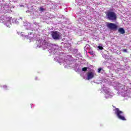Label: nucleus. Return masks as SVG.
<instances>
[{
    "instance_id": "5",
    "label": "nucleus",
    "mask_w": 131,
    "mask_h": 131,
    "mask_svg": "<svg viewBox=\"0 0 131 131\" xmlns=\"http://www.w3.org/2000/svg\"><path fill=\"white\" fill-rule=\"evenodd\" d=\"M95 74H96V73L94 72H88L87 74V77L88 80H90V79H92V78H94Z\"/></svg>"
},
{
    "instance_id": "4",
    "label": "nucleus",
    "mask_w": 131,
    "mask_h": 131,
    "mask_svg": "<svg viewBox=\"0 0 131 131\" xmlns=\"http://www.w3.org/2000/svg\"><path fill=\"white\" fill-rule=\"evenodd\" d=\"M107 27L111 30H113L114 31L117 30V28H118L117 25L112 23H108L107 24Z\"/></svg>"
},
{
    "instance_id": "1",
    "label": "nucleus",
    "mask_w": 131,
    "mask_h": 131,
    "mask_svg": "<svg viewBox=\"0 0 131 131\" xmlns=\"http://www.w3.org/2000/svg\"><path fill=\"white\" fill-rule=\"evenodd\" d=\"M105 14L107 19L111 21H116L117 19V16L114 12L107 11Z\"/></svg>"
},
{
    "instance_id": "11",
    "label": "nucleus",
    "mask_w": 131,
    "mask_h": 131,
    "mask_svg": "<svg viewBox=\"0 0 131 131\" xmlns=\"http://www.w3.org/2000/svg\"><path fill=\"white\" fill-rule=\"evenodd\" d=\"M101 70H102V68H99L98 69V73H100V72H101Z\"/></svg>"
},
{
    "instance_id": "13",
    "label": "nucleus",
    "mask_w": 131,
    "mask_h": 131,
    "mask_svg": "<svg viewBox=\"0 0 131 131\" xmlns=\"http://www.w3.org/2000/svg\"><path fill=\"white\" fill-rule=\"evenodd\" d=\"M4 88H7V85H4Z\"/></svg>"
},
{
    "instance_id": "3",
    "label": "nucleus",
    "mask_w": 131,
    "mask_h": 131,
    "mask_svg": "<svg viewBox=\"0 0 131 131\" xmlns=\"http://www.w3.org/2000/svg\"><path fill=\"white\" fill-rule=\"evenodd\" d=\"M52 37L53 39L58 40L60 39V37L61 36V33L58 31H52L51 32Z\"/></svg>"
},
{
    "instance_id": "7",
    "label": "nucleus",
    "mask_w": 131,
    "mask_h": 131,
    "mask_svg": "<svg viewBox=\"0 0 131 131\" xmlns=\"http://www.w3.org/2000/svg\"><path fill=\"white\" fill-rule=\"evenodd\" d=\"M82 71H84V72H85V71H88V68L87 67L83 68L82 69Z\"/></svg>"
},
{
    "instance_id": "2",
    "label": "nucleus",
    "mask_w": 131,
    "mask_h": 131,
    "mask_svg": "<svg viewBox=\"0 0 131 131\" xmlns=\"http://www.w3.org/2000/svg\"><path fill=\"white\" fill-rule=\"evenodd\" d=\"M114 111L115 112V114L117 115L118 118L120 119V120L125 121L126 119L123 116V112L119 110V108H116L115 110H114Z\"/></svg>"
},
{
    "instance_id": "12",
    "label": "nucleus",
    "mask_w": 131,
    "mask_h": 131,
    "mask_svg": "<svg viewBox=\"0 0 131 131\" xmlns=\"http://www.w3.org/2000/svg\"><path fill=\"white\" fill-rule=\"evenodd\" d=\"M91 55H94V52L91 51L89 52Z\"/></svg>"
},
{
    "instance_id": "10",
    "label": "nucleus",
    "mask_w": 131,
    "mask_h": 131,
    "mask_svg": "<svg viewBox=\"0 0 131 131\" xmlns=\"http://www.w3.org/2000/svg\"><path fill=\"white\" fill-rule=\"evenodd\" d=\"M98 48L99 49V50H103V47L102 46H99Z\"/></svg>"
},
{
    "instance_id": "8",
    "label": "nucleus",
    "mask_w": 131,
    "mask_h": 131,
    "mask_svg": "<svg viewBox=\"0 0 131 131\" xmlns=\"http://www.w3.org/2000/svg\"><path fill=\"white\" fill-rule=\"evenodd\" d=\"M39 11L40 12H43V11H45V9L42 8V7H40L39 8Z\"/></svg>"
},
{
    "instance_id": "9",
    "label": "nucleus",
    "mask_w": 131,
    "mask_h": 131,
    "mask_svg": "<svg viewBox=\"0 0 131 131\" xmlns=\"http://www.w3.org/2000/svg\"><path fill=\"white\" fill-rule=\"evenodd\" d=\"M123 53H127V50H126V49H123Z\"/></svg>"
},
{
    "instance_id": "6",
    "label": "nucleus",
    "mask_w": 131,
    "mask_h": 131,
    "mask_svg": "<svg viewBox=\"0 0 131 131\" xmlns=\"http://www.w3.org/2000/svg\"><path fill=\"white\" fill-rule=\"evenodd\" d=\"M118 31L119 33H121V34H124V33H125V31L122 28H119Z\"/></svg>"
}]
</instances>
